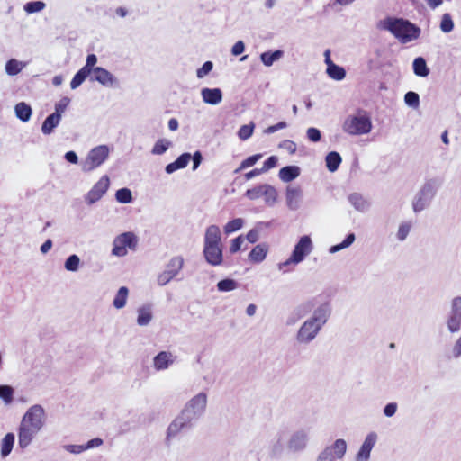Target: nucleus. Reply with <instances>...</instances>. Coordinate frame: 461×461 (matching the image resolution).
I'll return each mask as SVG.
<instances>
[{
	"mask_svg": "<svg viewBox=\"0 0 461 461\" xmlns=\"http://www.w3.org/2000/svg\"><path fill=\"white\" fill-rule=\"evenodd\" d=\"M312 315L299 328L295 339L299 344H309L313 341L321 329L329 321L332 307L328 301L315 303Z\"/></svg>",
	"mask_w": 461,
	"mask_h": 461,
	"instance_id": "f257e3e1",
	"label": "nucleus"
},
{
	"mask_svg": "<svg viewBox=\"0 0 461 461\" xmlns=\"http://www.w3.org/2000/svg\"><path fill=\"white\" fill-rule=\"evenodd\" d=\"M203 254L210 266L219 267L223 263V245L221 230L217 225L212 224L206 228Z\"/></svg>",
	"mask_w": 461,
	"mask_h": 461,
	"instance_id": "f03ea898",
	"label": "nucleus"
},
{
	"mask_svg": "<svg viewBox=\"0 0 461 461\" xmlns=\"http://www.w3.org/2000/svg\"><path fill=\"white\" fill-rule=\"evenodd\" d=\"M381 26L402 44L417 40L421 32L416 24L402 18L388 17L382 22Z\"/></svg>",
	"mask_w": 461,
	"mask_h": 461,
	"instance_id": "7ed1b4c3",
	"label": "nucleus"
},
{
	"mask_svg": "<svg viewBox=\"0 0 461 461\" xmlns=\"http://www.w3.org/2000/svg\"><path fill=\"white\" fill-rule=\"evenodd\" d=\"M442 185L438 177L426 178L412 201V209L415 213L428 208Z\"/></svg>",
	"mask_w": 461,
	"mask_h": 461,
	"instance_id": "20e7f679",
	"label": "nucleus"
},
{
	"mask_svg": "<svg viewBox=\"0 0 461 461\" xmlns=\"http://www.w3.org/2000/svg\"><path fill=\"white\" fill-rule=\"evenodd\" d=\"M208 404V395L204 392H200L190 398L180 411L192 422L198 420L203 416Z\"/></svg>",
	"mask_w": 461,
	"mask_h": 461,
	"instance_id": "39448f33",
	"label": "nucleus"
},
{
	"mask_svg": "<svg viewBox=\"0 0 461 461\" xmlns=\"http://www.w3.org/2000/svg\"><path fill=\"white\" fill-rule=\"evenodd\" d=\"M342 130L349 135H364L372 130V122L366 114L349 115L342 125Z\"/></svg>",
	"mask_w": 461,
	"mask_h": 461,
	"instance_id": "423d86ee",
	"label": "nucleus"
},
{
	"mask_svg": "<svg viewBox=\"0 0 461 461\" xmlns=\"http://www.w3.org/2000/svg\"><path fill=\"white\" fill-rule=\"evenodd\" d=\"M109 154L110 148L104 144L91 149L81 163L82 171L88 173L98 168L107 160Z\"/></svg>",
	"mask_w": 461,
	"mask_h": 461,
	"instance_id": "0eeeda50",
	"label": "nucleus"
},
{
	"mask_svg": "<svg viewBox=\"0 0 461 461\" xmlns=\"http://www.w3.org/2000/svg\"><path fill=\"white\" fill-rule=\"evenodd\" d=\"M138 246L137 236L131 231L123 232L116 236L113 241L112 255L115 257H125L128 250H136Z\"/></svg>",
	"mask_w": 461,
	"mask_h": 461,
	"instance_id": "6e6552de",
	"label": "nucleus"
},
{
	"mask_svg": "<svg viewBox=\"0 0 461 461\" xmlns=\"http://www.w3.org/2000/svg\"><path fill=\"white\" fill-rule=\"evenodd\" d=\"M446 327L452 333H457L461 330V296L451 299L449 311L446 318Z\"/></svg>",
	"mask_w": 461,
	"mask_h": 461,
	"instance_id": "1a4fd4ad",
	"label": "nucleus"
},
{
	"mask_svg": "<svg viewBox=\"0 0 461 461\" xmlns=\"http://www.w3.org/2000/svg\"><path fill=\"white\" fill-rule=\"evenodd\" d=\"M309 439V430L307 429H296L286 441V450L294 454L301 453L307 448Z\"/></svg>",
	"mask_w": 461,
	"mask_h": 461,
	"instance_id": "9d476101",
	"label": "nucleus"
},
{
	"mask_svg": "<svg viewBox=\"0 0 461 461\" xmlns=\"http://www.w3.org/2000/svg\"><path fill=\"white\" fill-rule=\"evenodd\" d=\"M110 185L108 176H103L85 195V202L92 205L98 202L107 192Z\"/></svg>",
	"mask_w": 461,
	"mask_h": 461,
	"instance_id": "9b49d317",
	"label": "nucleus"
},
{
	"mask_svg": "<svg viewBox=\"0 0 461 461\" xmlns=\"http://www.w3.org/2000/svg\"><path fill=\"white\" fill-rule=\"evenodd\" d=\"M313 249V244L312 239L309 235L302 236L291 253V257L294 261H296L298 264L303 262L304 258L311 254Z\"/></svg>",
	"mask_w": 461,
	"mask_h": 461,
	"instance_id": "f8f14e48",
	"label": "nucleus"
},
{
	"mask_svg": "<svg viewBox=\"0 0 461 461\" xmlns=\"http://www.w3.org/2000/svg\"><path fill=\"white\" fill-rule=\"evenodd\" d=\"M347 448L348 444L346 440L338 438L333 443L327 445L319 454L331 461L341 460L346 455Z\"/></svg>",
	"mask_w": 461,
	"mask_h": 461,
	"instance_id": "ddd939ff",
	"label": "nucleus"
},
{
	"mask_svg": "<svg viewBox=\"0 0 461 461\" xmlns=\"http://www.w3.org/2000/svg\"><path fill=\"white\" fill-rule=\"evenodd\" d=\"M47 415L41 405L31 406V436L38 433L45 425Z\"/></svg>",
	"mask_w": 461,
	"mask_h": 461,
	"instance_id": "4468645a",
	"label": "nucleus"
},
{
	"mask_svg": "<svg viewBox=\"0 0 461 461\" xmlns=\"http://www.w3.org/2000/svg\"><path fill=\"white\" fill-rule=\"evenodd\" d=\"M376 441L377 434L375 432L368 433L355 456V461H369L371 451Z\"/></svg>",
	"mask_w": 461,
	"mask_h": 461,
	"instance_id": "2eb2a0df",
	"label": "nucleus"
},
{
	"mask_svg": "<svg viewBox=\"0 0 461 461\" xmlns=\"http://www.w3.org/2000/svg\"><path fill=\"white\" fill-rule=\"evenodd\" d=\"M192 421L181 412L172 420L167 430V440L176 437L183 429L191 427Z\"/></svg>",
	"mask_w": 461,
	"mask_h": 461,
	"instance_id": "dca6fc26",
	"label": "nucleus"
},
{
	"mask_svg": "<svg viewBox=\"0 0 461 461\" xmlns=\"http://www.w3.org/2000/svg\"><path fill=\"white\" fill-rule=\"evenodd\" d=\"M325 64L327 65L326 73L333 80L341 81L346 77V70L344 68L335 64L330 59V50L324 51Z\"/></svg>",
	"mask_w": 461,
	"mask_h": 461,
	"instance_id": "f3484780",
	"label": "nucleus"
},
{
	"mask_svg": "<svg viewBox=\"0 0 461 461\" xmlns=\"http://www.w3.org/2000/svg\"><path fill=\"white\" fill-rule=\"evenodd\" d=\"M176 360V356L171 351H160L153 357V367L157 371L169 368Z\"/></svg>",
	"mask_w": 461,
	"mask_h": 461,
	"instance_id": "a211bd4d",
	"label": "nucleus"
},
{
	"mask_svg": "<svg viewBox=\"0 0 461 461\" xmlns=\"http://www.w3.org/2000/svg\"><path fill=\"white\" fill-rule=\"evenodd\" d=\"M302 190L300 187L288 186L286 188L285 199L288 208L292 211L299 209L302 202Z\"/></svg>",
	"mask_w": 461,
	"mask_h": 461,
	"instance_id": "6ab92c4d",
	"label": "nucleus"
},
{
	"mask_svg": "<svg viewBox=\"0 0 461 461\" xmlns=\"http://www.w3.org/2000/svg\"><path fill=\"white\" fill-rule=\"evenodd\" d=\"M93 80L97 81L104 86H112L116 82V78L113 75L104 68L95 67L93 69Z\"/></svg>",
	"mask_w": 461,
	"mask_h": 461,
	"instance_id": "aec40b11",
	"label": "nucleus"
},
{
	"mask_svg": "<svg viewBox=\"0 0 461 461\" xmlns=\"http://www.w3.org/2000/svg\"><path fill=\"white\" fill-rule=\"evenodd\" d=\"M201 96L205 104L217 105L222 101V92L220 88L204 87L201 90Z\"/></svg>",
	"mask_w": 461,
	"mask_h": 461,
	"instance_id": "412c9836",
	"label": "nucleus"
},
{
	"mask_svg": "<svg viewBox=\"0 0 461 461\" xmlns=\"http://www.w3.org/2000/svg\"><path fill=\"white\" fill-rule=\"evenodd\" d=\"M185 265L184 257L176 255L172 257L166 264L165 269L172 277L177 278Z\"/></svg>",
	"mask_w": 461,
	"mask_h": 461,
	"instance_id": "4be33fe9",
	"label": "nucleus"
},
{
	"mask_svg": "<svg viewBox=\"0 0 461 461\" xmlns=\"http://www.w3.org/2000/svg\"><path fill=\"white\" fill-rule=\"evenodd\" d=\"M268 253V246L266 243H260L256 245L249 252L248 258L249 260L254 264H259L263 262Z\"/></svg>",
	"mask_w": 461,
	"mask_h": 461,
	"instance_id": "5701e85b",
	"label": "nucleus"
},
{
	"mask_svg": "<svg viewBox=\"0 0 461 461\" xmlns=\"http://www.w3.org/2000/svg\"><path fill=\"white\" fill-rule=\"evenodd\" d=\"M348 200L357 212H366L370 208V202L358 193L350 194Z\"/></svg>",
	"mask_w": 461,
	"mask_h": 461,
	"instance_id": "b1692460",
	"label": "nucleus"
},
{
	"mask_svg": "<svg viewBox=\"0 0 461 461\" xmlns=\"http://www.w3.org/2000/svg\"><path fill=\"white\" fill-rule=\"evenodd\" d=\"M29 411L23 415V420L19 429V446L25 448L29 446Z\"/></svg>",
	"mask_w": 461,
	"mask_h": 461,
	"instance_id": "393cba45",
	"label": "nucleus"
},
{
	"mask_svg": "<svg viewBox=\"0 0 461 461\" xmlns=\"http://www.w3.org/2000/svg\"><path fill=\"white\" fill-rule=\"evenodd\" d=\"M300 175V168L297 166H286L279 170V178L285 183L291 182Z\"/></svg>",
	"mask_w": 461,
	"mask_h": 461,
	"instance_id": "a878e982",
	"label": "nucleus"
},
{
	"mask_svg": "<svg viewBox=\"0 0 461 461\" xmlns=\"http://www.w3.org/2000/svg\"><path fill=\"white\" fill-rule=\"evenodd\" d=\"M137 324L139 326H147L153 318L152 310L149 305L140 307L137 311Z\"/></svg>",
	"mask_w": 461,
	"mask_h": 461,
	"instance_id": "bb28decb",
	"label": "nucleus"
},
{
	"mask_svg": "<svg viewBox=\"0 0 461 461\" xmlns=\"http://www.w3.org/2000/svg\"><path fill=\"white\" fill-rule=\"evenodd\" d=\"M60 120L61 118L58 114L51 113L48 115L41 126L42 133L45 135L52 133L54 129L59 124Z\"/></svg>",
	"mask_w": 461,
	"mask_h": 461,
	"instance_id": "cd10ccee",
	"label": "nucleus"
},
{
	"mask_svg": "<svg viewBox=\"0 0 461 461\" xmlns=\"http://www.w3.org/2000/svg\"><path fill=\"white\" fill-rule=\"evenodd\" d=\"M413 227V221L411 220L402 221L399 223L395 238L398 241L402 242L404 241L409 234L411 233V230Z\"/></svg>",
	"mask_w": 461,
	"mask_h": 461,
	"instance_id": "c85d7f7f",
	"label": "nucleus"
},
{
	"mask_svg": "<svg viewBox=\"0 0 461 461\" xmlns=\"http://www.w3.org/2000/svg\"><path fill=\"white\" fill-rule=\"evenodd\" d=\"M283 55L284 51L281 50L265 51L260 54V60L266 67H271L276 61L279 60Z\"/></svg>",
	"mask_w": 461,
	"mask_h": 461,
	"instance_id": "c756f323",
	"label": "nucleus"
},
{
	"mask_svg": "<svg viewBox=\"0 0 461 461\" xmlns=\"http://www.w3.org/2000/svg\"><path fill=\"white\" fill-rule=\"evenodd\" d=\"M128 295L129 289L126 286H121L113 298V306L117 310L125 307L127 303Z\"/></svg>",
	"mask_w": 461,
	"mask_h": 461,
	"instance_id": "7c9ffc66",
	"label": "nucleus"
},
{
	"mask_svg": "<svg viewBox=\"0 0 461 461\" xmlns=\"http://www.w3.org/2000/svg\"><path fill=\"white\" fill-rule=\"evenodd\" d=\"M341 156L337 151H330L326 155L325 162L330 172H335L341 164Z\"/></svg>",
	"mask_w": 461,
	"mask_h": 461,
	"instance_id": "2f4dec72",
	"label": "nucleus"
},
{
	"mask_svg": "<svg viewBox=\"0 0 461 461\" xmlns=\"http://www.w3.org/2000/svg\"><path fill=\"white\" fill-rule=\"evenodd\" d=\"M412 67L414 74L418 77H426L429 74L426 60L422 57L416 58L413 60Z\"/></svg>",
	"mask_w": 461,
	"mask_h": 461,
	"instance_id": "473e14b6",
	"label": "nucleus"
},
{
	"mask_svg": "<svg viewBox=\"0 0 461 461\" xmlns=\"http://www.w3.org/2000/svg\"><path fill=\"white\" fill-rule=\"evenodd\" d=\"M285 436L284 431L277 433V438L270 446V454L273 456H279L286 449V444L283 442V437Z\"/></svg>",
	"mask_w": 461,
	"mask_h": 461,
	"instance_id": "72a5a7b5",
	"label": "nucleus"
},
{
	"mask_svg": "<svg viewBox=\"0 0 461 461\" xmlns=\"http://www.w3.org/2000/svg\"><path fill=\"white\" fill-rule=\"evenodd\" d=\"M14 444V435L7 433L1 441V456L3 458L10 455Z\"/></svg>",
	"mask_w": 461,
	"mask_h": 461,
	"instance_id": "f704fd0d",
	"label": "nucleus"
},
{
	"mask_svg": "<svg viewBox=\"0 0 461 461\" xmlns=\"http://www.w3.org/2000/svg\"><path fill=\"white\" fill-rule=\"evenodd\" d=\"M26 67V63L18 61L16 59H10L5 64V72L9 76H15Z\"/></svg>",
	"mask_w": 461,
	"mask_h": 461,
	"instance_id": "c9c22d12",
	"label": "nucleus"
},
{
	"mask_svg": "<svg viewBox=\"0 0 461 461\" xmlns=\"http://www.w3.org/2000/svg\"><path fill=\"white\" fill-rule=\"evenodd\" d=\"M263 197L266 204L272 206L276 203L277 198V192L276 188L268 184H265L263 190Z\"/></svg>",
	"mask_w": 461,
	"mask_h": 461,
	"instance_id": "e433bc0d",
	"label": "nucleus"
},
{
	"mask_svg": "<svg viewBox=\"0 0 461 461\" xmlns=\"http://www.w3.org/2000/svg\"><path fill=\"white\" fill-rule=\"evenodd\" d=\"M356 240L354 233H349L346 236L345 240L337 245H333L329 249V252L331 254L337 253L344 249L348 248Z\"/></svg>",
	"mask_w": 461,
	"mask_h": 461,
	"instance_id": "4c0bfd02",
	"label": "nucleus"
},
{
	"mask_svg": "<svg viewBox=\"0 0 461 461\" xmlns=\"http://www.w3.org/2000/svg\"><path fill=\"white\" fill-rule=\"evenodd\" d=\"M172 145V142L167 139H159L157 140L151 149L153 155L164 154Z\"/></svg>",
	"mask_w": 461,
	"mask_h": 461,
	"instance_id": "58836bf2",
	"label": "nucleus"
},
{
	"mask_svg": "<svg viewBox=\"0 0 461 461\" xmlns=\"http://www.w3.org/2000/svg\"><path fill=\"white\" fill-rule=\"evenodd\" d=\"M86 69H84L81 68L73 77L71 82H70V87L71 89H77L79 87L82 83L86 79V77L90 75Z\"/></svg>",
	"mask_w": 461,
	"mask_h": 461,
	"instance_id": "ea45409f",
	"label": "nucleus"
},
{
	"mask_svg": "<svg viewBox=\"0 0 461 461\" xmlns=\"http://www.w3.org/2000/svg\"><path fill=\"white\" fill-rule=\"evenodd\" d=\"M115 199L120 203H130L133 200L132 193L127 187L118 189L115 193Z\"/></svg>",
	"mask_w": 461,
	"mask_h": 461,
	"instance_id": "a19ab883",
	"label": "nucleus"
},
{
	"mask_svg": "<svg viewBox=\"0 0 461 461\" xmlns=\"http://www.w3.org/2000/svg\"><path fill=\"white\" fill-rule=\"evenodd\" d=\"M238 288V283L234 279L225 278L217 283V289L220 292H230Z\"/></svg>",
	"mask_w": 461,
	"mask_h": 461,
	"instance_id": "79ce46f5",
	"label": "nucleus"
},
{
	"mask_svg": "<svg viewBox=\"0 0 461 461\" xmlns=\"http://www.w3.org/2000/svg\"><path fill=\"white\" fill-rule=\"evenodd\" d=\"M15 115L23 122L29 121V105L24 102L18 103L14 107Z\"/></svg>",
	"mask_w": 461,
	"mask_h": 461,
	"instance_id": "37998d69",
	"label": "nucleus"
},
{
	"mask_svg": "<svg viewBox=\"0 0 461 461\" xmlns=\"http://www.w3.org/2000/svg\"><path fill=\"white\" fill-rule=\"evenodd\" d=\"M454 22L450 14L446 13L442 15L439 28L444 33H449L454 29Z\"/></svg>",
	"mask_w": 461,
	"mask_h": 461,
	"instance_id": "c03bdc74",
	"label": "nucleus"
},
{
	"mask_svg": "<svg viewBox=\"0 0 461 461\" xmlns=\"http://www.w3.org/2000/svg\"><path fill=\"white\" fill-rule=\"evenodd\" d=\"M243 220L241 218H236L232 221H230L229 222H227L224 226V232L226 234H230V233H233L235 231H238L239 230H240L243 226Z\"/></svg>",
	"mask_w": 461,
	"mask_h": 461,
	"instance_id": "a18cd8bd",
	"label": "nucleus"
},
{
	"mask_svg": "<svg viewBox=\"0 0 461 461\" xmlns=\"http://www.w3.org/2000/svg\"><path fill=\"white\" fill-rule=\"evenodd\" d=\"M80 265V258L77 255H70L65 261V268L68 271L76 272L78 270Z\"/></svg>",
	"mask_w": 461,
	"mask_h": 461,
	"instance_id": "49530a36",
	"label": "nucleus"
},
{
	"mask_svg": "<svg viewBox=\"0 0 461 461\" xmlns=\"http://www.w3.org/2000/svg\"><path fill=\"white\" fill-rule=\"evenodd\" d=\"M261 158L262 154H255L250 157H248L240 163V167L234 172L239 173L240 171L245 168L254 166Z\"/></svg>",
	"mask_w": 461,
	"mask_h": 461,
	"instance_id": "de8ad7c7",
	"label": "nucleus"
},
{
	"mask_svg": "<svg viewBox=\"0 0 461 461\" xmlns=\"http://www.w3.org/2000/svg\"><path fill=\"white\" fill-rule=\"evenodd\" d=\"M405 104L411 108H418L420 105V96L413 91H409L404 95Z\"/></svg>",
	"mask_w": 461,
	"mask_h": 461,
	"instance_id": "09e8293b",
	"label": "nucleus"
},
{
	"mask_svg": "<svg viewBox=\"0 0 461 461\" xmlns=\"http://www.w3.org/2000/svg\"><path fill=\"white\" fill-rule=\"evenodd\" d=\"M255 124L253 122H250L249 124L242 125L239 131L238 136L241 140H247L249 139L254 131Z\"/></svg>",
	"mask_w": 461,
	"mask_h": 461,
	"instance_id": "8fccbe9b",
	"label": "nucleus"
},
{
	"mask_svg": "<svg viewBox=\"0 0 461 461\" xmlns=\"http://www.w3.org/2000/svg\"><path fill=\"white\" fill-rule=\"evenodd\" d=\"M265 184L254 186L253 188L248 189L245 193L246 197L249 200H257L263 197V190Z\"/></svg>",
	"mask_w": 461,
	"mask_h": 461,
	"instance_id": "3c124183",
	"label": "nucleus"
},
{
	"mask_svg": "<svg viewBox=\"0 0 461 461\" xmlns=\"http://www.w3.org/2000/svg\"><path fill=\"white\" fill-rule=\"evenodd\" d=\"M14 389L9 385H0V399L9 404L13 400Z\"/></svg>",
	"mask_w": 461,
	"mask_h": 461,
	"instance_id": "603ef678",
	"label": "nucleus"
},
{
	"mask_svg": "<svg viewBox=\"0 0 461 461\" xmlns=\"http://www.w3.org/2000/svg\"><path fill=\"white\" fill-rule=\"evenodd\" d=\"M69 104L70 99L68 97H62L58 103H56L55 111L53 113L58 114L61 118L62 114L65 113Z\"/></svg>",
	"mask_w": 461,
	"mask_h": 461,
	"instance_id": "864d4df0",
	"label": "nucleus"
},
{
	"mask_svg": "<svg viewBox=\"0 0 461 461\" xmlns=\"http://www.w3.org/2000/svg\"><path fill=\"white\" fill-rule=\"evenodd\" d=\"M307 139L312 142H318L321 139V132L315 127H310L306 131Z\"/></svg>",
	"mask_w": 461,
	"mask_h": 461,
	"instance_id": "5fc2aeb1",
	"label": "nucleus"
},
{
	"mask_svg": "<svg viewBox=\"0 0 461 461\" xmlns=\"http://www.w3.org/2000/svg\"><path fill=\"white\" fill-rule=\"evenodd\" d=\"M213 68V64L212 61H206L203 64V66L197 69L196 71V77L198 78H203L206 77Z\"/></svg>",
	"mask_w": 461,
	"mask_h": 461,
	"instance_id": "6e6d98bb",
	"label": "nucleus"
},
{
	"mask_svg": "<svg viewBox=\"0 0 461 461\" xmlns=\"http://www.w3.org/2000/svg\"><path fill=\"white\" fill-rule=\"evenodd\" d=\"M174 279L166 270H163L158 274L157 283L159 286H165Z\"/></svg>",
	"mask_w": 461,
	"mask_h": 461,
	"instance_id": "4d7b16f0",
	"label": "nucleus"
},
{
	"mask_svg": "<svg viewBox=\"0 0 461 461\" xmlns=\"http://www.w3.org/2000/svg\"><path fill=\"white\" fill-rule=\"evenodd\" d=\"M279 148L285 149L289 154L293 155L296 152V143L290 140H285L279 144Z\"/></svg>",
	"mask_w": 461,
	"mask_h": 461,
	"instance_id": "13d9d810",
	"label": "nucleus"
},
{
	"mask_svg": "<svg viewBox=\"0 0 461 461\" xmlns=\"http://www.w3.org/2000/svg\"><path fill=\"white\" fill-rule=\"evenodd\" d=\"M291 265H298V263L296 261H294L293 260V258L290 256L286 260H285L284 262H280L277 264V268L279 271L283 272V273H288L290 272L291 270L289 269V266Z\"/></svg>",
	"mask_w": 461,
	"mask_h": 461,
	"instance_id": "bf43d9fd",
	"label": "nucleus"
},
{
	"mask_svg": "<svg viewBox=\"0 0 461 461\" xmlns=\"http://www.w3.org/2000/svg\"><path fill=\"white\" fill-rule=\"evenodd\" d=\"M243 240L244 239L242 235H240L237 238L233 239L230 246V252L231 254L238 252L241 248Z\"/></svg>",
	"mask_w": 461,
	"mask_h": 461,
	"instance_id": "052dcab7",
	"label": "nucleus"
},
{
	"mask_svg": "<svg viewBox=\"0 0 461 461\" xmlns=\"http://www.w3.org/2000/svg\"><path fill=\"white\" fill-rule=\"evenodd\" d=\"M97 62V57L95 54H88L86 57V61L85 66L83 67L84 69H86L89 73L93 72V69L95 68L94 66Z\"/></svg>",
	"mask_w": 461,
	"mask_h": 461,
	"instance_id": "680f3d73",
	"label": "nucleus"
},
{
	"mask_svg": "<svg viewBox=\"0 0 461 461\" xmlns=\"http://www.w3.org/2000/svg\"><path fill=\"white\" fill-rule=\"evenodd\" d=\"M63 448L67 452L71 453V454H75V455L81 454V453H83L85 451L84 445L68 444V445H64Z\"/></svg>",
	"mask_w": 461,
	"mask_h": 461,
	"instance_id": "e2e57ef3",
	"label": "nucleus"
},
{
	"mask_svg": "<svg viewBox=\"0 0 461 461\" xmlns=\"http://www.w3.org/2000/svg\"><path fill=\"white\" fill-rule=\"evenodd\" d=\"M461 357V335L454 343L450 350V357L459 358Z\"/></svg>",
	"mask_w": 461,
	"mask_h": 461,
	"instance_id": "0e129e2a",
	"label": "nucleus"
},
{
	"mask_svg": "<svg viewBox=\"0 0 461 461\" xmlns=\"http://www.w3.org/2000/svg\"><path fill=\"white\" fill-rule=\"evenodd\" d=\"M398 405L396 402H389L384 406L383 410L384 415L387 418H391L396 413Z\"/></svg>",
	"mask_w": 461,
	"mask_h": 461,
	"instance_id": "69168bd1",
	"label": "nucleus"
},
{
	"mask_svg": "<svg viewBox=\"0 0 461 461\" xmlns=\"http://www.w3.org/2000/svg\"><path fill=\"white\" fill-rule=\"evenodd\" d=\"M190 159H191V154L188 152H185V153L181 154L176 159V162L178 165V167H180V169H182V168H185L188 165Z\"/></svg>",
	"mask_w": 461,
	"mask_h": 461,
	"instance_id": "338daca9",
	"label": "nucleus"
},
{
	"mask_svg": "<svg viewBox=\"0 0 461 461\" xmlns=\"http://www.w3.org/2000/svg\"><path fill=\"white\" fill-rule=\"evenodd\" d=\"M277 164V158L276 156L269 157L263 164V167L261 169L263 170V173L270 170L271 168L275 167Z\"/></svg>",
	"mask_w": 461,
	"mask_h": 461,
	"instance_id": "774afa93",
	"label": "nucleus"
}]
</instances>
